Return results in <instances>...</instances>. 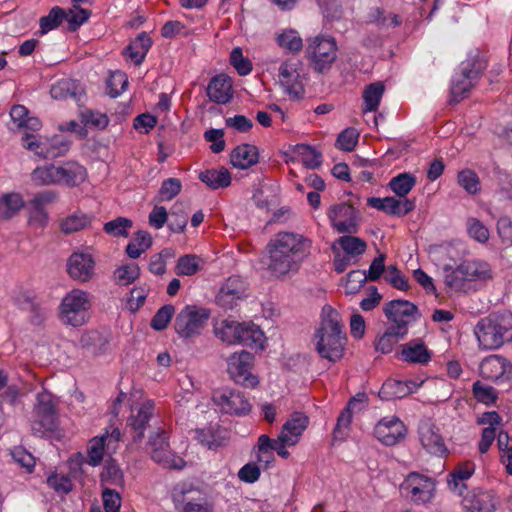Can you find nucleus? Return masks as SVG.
I'll use <instances>...</instances> for the list:
<instances>
[{
    "mask_svg": "<svg viewBox=\"0 0 512 512\" xmlns=\"http://www.w3.org/2000/svg\"><path fill=\"white\" fill-rule=\"evenodd\" d=\"M311 248L312 241L301 234L278 232L267 245L270 258L267 268L277 278L296 272Z\"/></svg>",
    "mask_w": 512,
    "mask_h": 512,
    "instance_id": "f257e3e1",
    "label": "nucleus"
},
{
    "mask_svg": "<svg viewBox=\"0 0 512 512\" xmlns=\"http://www.w3.org/2000/svg\"><path fill=\"white\" fill-rule=\"evenodd\" d=\"M316 338V349L321 357L332 362L342 357L346 337L340 315L331 306L323 308V317Z\"/></svg>",
    "mask_w": 512,
    "mask_h": 512,
    "instance_id": "f03ea898",
    "label": "nucleus"
},
{
    "mask_svg": "<svg viewBox=\"0 0 512 512\" xmlns=\"http://www.w3.org/2000/svg\"><path fill=\"white\" fill-rule=\"evenodd\" d=\"M474 334L479 346L485 350H494L512 341V313L509 311L494 312L481 318Z\"/></svg>",
    "mask_w": 512,
    "mask_h": 512,
    "instance_id": "7ed1b4c3",
    "label": "nucleus"
},
{
    "mask_svg": "<svg viewBox=\"0 0 512 512\" xmlns=\"http://www.w3.org/2000/svg\"><path fill=\"white\" fill-rule=\"evenodd\" d=\"M87 177L84 166L75 161L65 162L61 166L46 165L36 168L32 173V179L41 185H66L75 187L82 184Z\"/></svg>",
    "mask_w": 512,
    "mask_h": 512,
    "instance_id": "20e7f679",
    "label": "nucleus"
},
{
    "mask_svg": "<svg viewBox=\"0 0 512 512\" xmlns=\"http://www.w3.org/2000/svg\"><path fill=\"white\" fill-rule=\"evenodd\" d=\"M486 67V60L478 51L471 53L468 59L461 63L460 73L452 81L449 103L457 104L467 97L481 78Z\"/></svg>",
    "mask_w": 512,
    "mask_h": 512,
    "instance_id": "39448f33",
    "label": "nucleus"
},
{
    "mask_svg": "<svg viewBox=\"0 0 512 512\" xmlns=\"http://www.w3.org/2000/svg\"><path fill=\"white\" fill-rule=\"evenodd\" d=\"M305 57L314 72L318 74L328 72L337 59V43L335 38L318 35L307 40Z\"/></svg>",
    "mask_w": 512,
    "mask_h": 512,
    "instance_id": "423d86ee",
    "label": "nucleus"
},
{
    "mask_svg": "<svg viewBox=\"0 0 512 512\" xmlns=\"http://www.w3.org/2000/svg\"><path fill=\"white\" fill-rule=\"evenodd\" d=\"M58 427V416L53 396L43 391L37 394L36 403L33 409L31 430L34 435L44 437L54 432Z\"/></svg>",
    "mask_w": 512,
    "mask_h": 512,
    "instance_id": "0eeeda50",
    "label": "nucleus"
},
{
    "mask_svg": "<svg viewBox=\"0 0 512 512\" xmlns=\"http://www.w3.org/2000/svg\"><path fill=\"white\" fill-rule=\"evenodd\" d=\"M90 308L88 293L73 289L67 293L60 304V319L66 325L79 327L86 323Z\"/></svg>",
    "mask_w": 512,
    "mask_h": 512,
    "instance_id": "6e6552de",
    "label": "nucleus"
},
{
    "mask_svg": "<svg viewBox=\"0 0 512 512\" xmlns=\"http://www.w3.org/2000/svg\"><path fill=\"white\" fill-rule=\"evenodd\" d=\"M435 481L418 472H411L400 485L401 493L414 504H426L435 496Z\"/></svg>",
    "mask_w": 512,
    "mask_h": 512,
    "instance_id": "1a4fd4ad",
    "label": "nucleus"
},
{
    "mask_svg": "<svg viewBox=\"0 0 512 512\" xmlns=\"http://www.w3.org/2000/svg\"><path fill=\"white\" fill-rule=\"evenodd\" d=\"M209 316V312L204 308L186 306L175 318V331L183 338L199 335L205 327Z\"/></svg>",
    "mask_w": 512,
    "mask_h": 512,
    "instance_id": "9d476101",
    "label": "nucleus"
},
{
    "mask_svg": "<svg viewBox=\"0 0 512 512\" xmlns=\"http://www.w3.org/2000/svg\"><path fill=\"white\" fill-rule=\"evenodd\" d=\"M254 356L247 351L234 353L228 359L227 372L231 379L244 387L254 388L258 379L251 373Z\"/></svg>",
    "mask_w": 512,
    "mask_h": 512,
    "instance_id": "9b49d317",
    "label": "nucleus"
},
{
    "mask_svg": "<svg viewBox=\"0 0 512 512\" xmlns=\"http://www.w3.org/2000/svg\"><path fill=\"white\" fill-rule=\"evenodd\" d=\"M212 399L223 412L228 414L245 415L251 410V404L239 390H217L214 391Z\"/></svg>",
    "mask_w": 512,
    "mask_h": 512,
    "instance_id": "f8f14e48",
    "label": "nucleus"
},
{
    "mask_svg": "<svg viewBox=\"0 0 512 512\" xmlns=\"http://www.w3.org/2000/svg\"><path fill=\"white\" fill-rule=\"evenodd\" d=\"M328 218L339 233L354 234L358 231L357 211L348 203L331 206L328 211Z\"/></svg>",
    "mask_w": 512,
    "mask_h": 512,
    "instance_id": "ddd939ff",
    "label": "nucleus"
},
{
    "mask_svg": "<svg viewBox=\"0 0 512 512\" xmlns=\"http://www.w3.org/2000/svg\"><path fill=\"white\" fill-rule=\"evenodd\" d=\"M482 378L493 382H506L512 379V364L501 355L485 357L479 366Z\"/></svg>",
    "mask_w": 512,
    "mask_h": 512,
    "instance_id": "4468645a",
    "label": "nucleus"
},
{
    "mask_svg": "<svg viewBox=\"0 0 512 512\" xmlns=\"http://www.w3.org/2000/svg\"><path fill=\"white\" fill-rule=\"evenodd\" d=\"M246 290V282L240 276H231L222 285L216 296V303L226 310H232L239 301L246 298Z\"/></svg>",
    "mask_w": 512,
    "mask_h": 512,
    "instance_id": "2eb2a0df",
    "label": "nucleus"
},
{
    "mask_svg": "<svg viewBox=\"0 0 512 512\" xmlns=\"http://www.w3.org/2000/svg\"><path fill=\"white\" fill-rule=\"evenodd\" d=\"M375 437L386 446H393L405 438L406 427L397 417L381 419L374 428Z\"/></svg>",
    "mask_w": 512,
    "mask_h": 512,
    "instance_id": "dca6fc26",
    "label": "nucleus"
},
{
    "mask_svg": "<svg viewBox=\"0 0 512 512\" xmlns=\"http://www.w3.org/2000/svg\"><path fill=\"white\" fill-rule=\"evenodd\" d=\"M461 503L465 512H494L497 505L493 492L481 488L468 491Z\"/></svg>",
    "mask_w": 512,
    "mask_h": 512,
    "instance_id": "f3484780",
    "label": "nucleus"
},
{
    "mask_svg": "<svg viewBox=\"0 0 512 512\" xmlns=\"http://www.w3.org/2000/svg\"><path fill=\"white\" fill-rule=\"evenodd\" d=\"M95 261L90 254L73 253L67 261V272L71 278L88 282L94 275Z\"/></svg>",
    "mask_w": 512,
    "mask_h": 512,
    "instance_id": "a211bd4d",
    "label": "nucleus"
},
{
    "mask_svg": "<svg viewBox=\"0 0 512 512\" xmlns=\"http://www.w3.org/2000/svg\"><path fill=\"white\" fill-rule=\"evenodd\" d=\"M419 438L424 449L430 454L440 457L448 454L444 439L433 424L423 423L419 427Z\"/></svg>",
    "mask_w": 512,
    "mask_h": 512,
    "instance_id": "6ab92c4d",
    "label": "nucleus"
},
{
    "mask_svg": "<svg viewBox=\"0 0 512 512\" xmlns=\"http://www.w3.org/2000/svg\"><path fill=\"white\" fill-rule=\"evenodd\" d=\"M383 311L387 319L394 323L393 325L403 324L407 328L409 320L405 318H412L418 308L407 300L396 299L386 303Z\"/></svg>",
    "mask_w": 512,
    "mask_h": 512,
    "instance_id": "aec40b11",
    "label": "nucleus"
},
{
    "mask_svg": "<svg viewBox=\"0 0 512 512\" xmlns=\"http://www.w3.org/2000/svg\"><path fill=\"white\" fill-rule=\"evenodd\" d=\"M302 63L298 59H288L279 68V79L289 94L298 95L302 87L300 85V68Z\"/></svg>",
    "mask_w": 512,
    "mask_h": 512,
    "instance_id": "412c9836",
    "label": "nucleus"
},
{
    "mask_svg": "<svg viewBox=\"0 0 512 512\" xmlns=\"http://www.w3.org/2000/svg\"><path fill=\"white\" fill-rule=\"evenodd\" d=\"M207 95L217 104H226L232 98V80L225 74L214 76L208 86Z\"/></svg>",
    "mask_w": 512,
    "mask_h": 512,
    "instance_id": "4be33fe9",
    "label": "nucleus"
},
{
    "mask_svg": "<svg viewBox=\"0 0 512 512\" xmlns=\"http://www.w3.org/2000/svg\"><path fill=\"white\" fill-rule=\"evenodd\" d=\"M309 423L308 417L302 412H294L289 420L283 425V429L279 435V441L282 444L294 445L296 440L292 437H298L307 428Z\"/></svg>",
    "mask_w": 512,
    "mask_h": 512,
    "instance_id": "5701e85b",
    "label": "nucleus"
},
{
    "mask_svg": "<svg viewBox=\"0 0 512 512\" xmlns=\"http://www.w3.org/2000/svg\"><path fill=\"white\" fill-rule=\"evenodd\" d=\"M23 147L27 150L34 151L37 155L44 158H55L63 155L68 151L69 146L66 143L61 142L59 147L51 145L46 147L45 144L39 142L33 134L26 133L22 138Z\"/></svg>",
    "mask_w": 512,
    "mask_h": 512,
    "instance_id": "b1692460",
    "label": "nucleus"
},
{
    "mask_svg": "<svg viewBox=\"0 0 512 512\" xmlns=\"http://www.w3.org/2000/svg\"><path fill=\"white\" fill-rule=\"evenodd\" d=\"M258 149L251 144H241L234 148L230 154V162L238 169H248L258 162Z\"/></svg>",
    "mask_w": 512,
    "mask_h": 512,
    "instance_id": "393cba45",
    "label": "nucleus"
},
{
    "mask_svg": "<svg viewBox=\"0 0 512 512\" xmlns=\"http://www.w3.org/2000/svg\"><path fill=\"white\" fill-rule=\"evenodd\" d=\"M152 410L153 406L150 403L144 404L138 408L136 414H134L132 410L128 425L134 432L132 436L134 442L141 441L144 438V431L153 414Z\"/></svg>",
    "mask_w": 512,
    "mask_h": 512,
    "instance_id": "a878e982",
    "label": "nucleus"
},
{
    "mask_svg": "<svg viewBox=\"0 0 512 512\" xmlns=\"http://www.w3.org/2000/svg\"><path fill=\"white\" fill-rule=\"evenodd\" d=\"M50 94L52 98L56 100H66L71 98L78 102L81 99L82 90L76 81L69 78H63L51 86Z\"/></svg>",
    "mask_w": 512,
    "mask_h": 512,
    "instance_id": "bb28decb",
    "label": "nucleus"
},
{
    "mask_svg": "<svg viewBox=\"0 0 512 512\" xmlns=\"http://www.w3.org/2000/svg\"><path fill=\"white\" fill-rule=\"evenodd\" d=\"M29 111L23 105H14L10 110V117L20 130L35 132L41 128V122L36 117H29Z\"/></svg>",
    "mask_w": 512,
    "mask_h": 512,
    "instance_id": "cd10ccee",
    "label": "nucleus"
},
{
    "mask_svg": "<svg viewBox=\"0 0 512 512\" xmlns=\"http://www.w3.org/2000/svg\"><path fill=\"white\" fill-rule=\"evenodd\" d=\"M152 45V40L146 32L140 33L124 50V54L140 65Z\"/></svg>",
    "mask_w": 512,
    "mask_h": 512,
    "instance_id": "c85d7f7f",
    "label": "nucleus"
},
{
    "mask_svg": "<svg viewBox=\"0 0 512 512\" xmlns=\"http://www.w3.org/2000/svg\"><path fill=\"white\" fill-rule=\"evenodd\" d=\"M265 336L259 326L252 322L242 323V331L238 344H242L251 349H263Z\"/></svg>",
    "mask_w": 512,
    "mask_h": 512,
    "instance_id": "c756f323",
    "label": "nucleus"
},
{
    "mask_svg": "<svg viewBox=\"0 0 512 512\" xmlns=\"http://www.w3.org/2000/svg\"><path fill=\"white\" fill-rule=\"evenodd\" d=\"M407 334V328L404 325H391L385 333L378 339L375 348L384 354L390 353L394 345Z\"/></svg>",
    "mask_w": 512,
    "mask_h": 512,
    "instance_id": "7c9ffc66",
    "label": "nucleus"
},
{
    "mask_svg": "<svg viewBox=\"0 0 512 512\" xmlns=\"http://www.w3.org/2000/svg\"><path fill=\"white\" fill-rule=\"evenodd\" d=\"M199 179L211 189L226 188L231 184V174L225 167L205 170L199 174Z\"/></svg>",
    "mask_w": 512,
    "mask_h": 512,
    "instance_id": "2f4dec72",
    "label": "nucleus"
},
{
    "mask_svg": "<svg viewBox=\"0 0 512 512\" xmlns=\"http://www.w3.org/2000/svg\"><path fill=\"white\" fill-rule=\"evenodd\" d=\"M24 207V200L19 193H5L0 196V220H9Z\"/></svg>",
    "mask_w": 512,
    "mask_h": 512,
    "instance_id": "473e14b6",
    "label": "nucleus"
},
{
    "mask_svg": "<svg viewBox=\"0 0 512 512\" xmlns=\"http://www.w3.org/2000/svg\"><path fill=\"white\" fill-rule=\"evenodd\" d=\"M199 442L209 449H217L226 445L228 441L227 431L221 430L219 427H209L196 431Z\"/></svg>",
    "mask_w": 512,
    "mask_h": 512,
    "instance_id": "72a5a7b5",
    "label": "nucleus"
},
{
    "mask_svg": "<svg viewBox=\"0 0 512 512\" xmlns=\"http://www.w3.org/2000/svg\"><path fill=\"white\" fill-rule=\"evenodd\" d=\"M384 92L385 85L380 81L367 85L362 94L364 101L363 113L375 112L380 105Z\"/></svg>",
    "mask_w": 512,
    "mask_h": 512,
    "instance_id": "f704fd0d",
    "label": "nucleus"
},
{
    "mask_svg": "<svg viewBox=\"0 0 512 512\" xmlns=\"http://www.w3.org/2000/svg\"><path fill=\"white\" fill-rule=\"evenodd\" d=\"M410 394V388L403 381L387 379L383 383L378 396L384 401H392L395 399L404 398Z\"/></svg>",
    "mask_w": 512,
    "mask_h": 512,
    "instance_id": "c9c22d12",
    "label": "nucleus"
},
{
    "mask_svg": "<svg viewBox=\"0 0 512 512\" xmlns=\"http://www.w3.org/2000/svg\"><path fill=\"white\" fill-rule=\"evenodd\" d=\"M460 265L468 281H484L492 277L491 267L485 261H463Z\"/></svg>",
    "mask_w": 512,
    "mask_h": 512,
    "instance_id": "e433bc0d",
    "label": "nucleus"
},
{
    "mask_svg": "<svg viewBox=\"0 0 512 512\" xmlns=\"http://www.w3.org/2000/svg\"><path fill=\"white\" fill-rule=\"evenodd\" d=\"M402 358L409 363L426 364L431 359V353L423 342H409L403 345Z\"/></svg>",
    "mask_w": 512,
    "mask_h": 512,
    "instance_id": "4c0bfd02",
    "label": "nucleus"
},
{
    "mask_svg": "<svg viewBox=\"0 0 512 512\" xmlns=\"http://www.w3.org/2000/svg\"><path fill=\"white\" fill-rule=\"evenodd\" d=\"M496 227L502 244L507 246L502 250V258L512 262V219L506 215L501 216Z\"/></svg>",
    "mask_w": 512,
    "mask_h": 512,
    "instance_id": "58836bf2",
    "label": "nucleus"
},
{
    "mask_svg": "<svg viewBox=\"0 0 512 512\" xmlns=\"http://www.w3.org/2000/svg\"><path fill=\"white\" fill-rule=\"evenodd\" d=\"M204 260L195 254H186L179 257L175 267L178 276H192L203 268Z\"/></svg>",
    "mask_w": 512,
    "mask_h": 512,
    "instance_id": "ea45409f",
    "label": "nucleus"
},
{
    "mask_svg": "<svg viewBox=\"0 0 512 512\" xmlns=\"http://www.w3.org/2000/svg\"><path fill=\"white\" fill-rule=\"evenodd\" d=\"M242 323L233 320H223L221 325L215 328V333L219 339L228 344H238Z\"/></svg>",
    "mask_w": 512,
    "mask_h": 512,
    "instance_id": "a19ab883",
    "label": "nucleus"
},
{
    "mask_svg": "<svg viewBox=\"0 0 512 512\" xmlns=\"http://www.w3.org/2000/svg\"><path fill=\"white\" fill-rule=\"evenodd\" d=\"M100 478L103 485L120 487L124 485L123 471L114 459H110L106 462Z\"/></svg>",
    "mask_w": 512,
    "mask_h": 512,
    "instance_id": "79ce46f5",
    "label": "nucleus"
},
{
    "mask_svg": "<svg viewBox=\"0 0 512 512\" xmlns=\"http://www.w3.org/2000/svg\"><path fill=\"white\" fill-rule=\"evenodd\" d=\"M151 245L152 237L150 233L140 230L135 234L133 240L127 245L126 253L130 258L136 259L148 250Z\"/></svg>",
    "mask_w": 512,
    "mask_h": 512,
    "instance_id": "37998d69",
    "label": "nucleus"
},
{
    "mask_svg": "<svg viewBox=\"0 0 512 512\" xmlns=\"http://www.w3.org/2000/svg\"><path fill=\"white\" fill-rule=\"evenodd\" d=\"M415 184L416 177L411 173L404 172L393 177L388 186L398 197H405Z\"/></svg>",
    "mask_w": 512,
    "mask_h": 512,
    "instance_id": "c03bdc74",
    "label": "nucleus"
},
{
    "mask_svg": "<svg viewBox=\"0 0 512 512\" xmlns=\"http://www.w3.org/2000/svg\"><path fill=\"white\" fill-rule=\"evenodd\" d=\"M336 243L339 244L346 255L351 257L360 256L367 249L366 242L359 237L352 236V234L341 236Z\"/></svg>",
    "mask_w": 512,
    "mask_h": 512,
    "instance_id": "a18cd8bd",
    "label": "nucleus"
},
{
    "mask_svg": "<svg viewBox=\"0 0 512 512\" xmlns=\"http://www.w3.org/2000/svg\"><path fill=\"white\" fill-rule=\"evenodd\" d=\"M273 443V439L269 438V436L265 434L258 438V452L256 459L258 463L264 466V468H267L271 463L275 461V447L272 446Z\"/></svg>",
    "mask_w": 512,
    "mask_h": 512,
    "instance_id": "49530a36",
    "label": "nucleus"
},
{
    "mask_svg": "<svg viewBox=\"0 0 512 512\" xmlns=\"http://www.w3.org/2000/svg\"><path fill=\"white\" fill-rule=\"evenodd\" d=\"M139 276L140 267L136 263L120 266L114 271V280L121 286L133 283Z\"/></svg>",
    "mask_w": 512,
    "mask_h": 512,
    "instance_id": "de8ad7c7",
    "label": "nucleus"
},
{
    "mask_svg": "<svg viewBox=\"0 0 512 512\" xmlns=\"http://www.w3.org/2000/svg\"><path fill=\"white\" fill-rule=\"evenodd\" d=\"M66 16L67 13L64 9L60 7H53L47 16H44L40 19L39 33L44 35L50 30L57 28Z\"/></svg>",
    "mask_w": 512,
    "mask_h": 512,
    "instance_id": "09e8293b",
    "label": "nucleus"
},
{
    "mask_svg": "<svg viewBox=\"0 0 512 512\" xmlns=\"http://www.w3.org/2000/svg\"><path fill=\"white\" fill-rule=\"evenodd\" d=\"M474 398L483 404L492 405L498 398V392L492 386L486 385L481 381H476L472 386Z\"/></svg>",
    "mask_w": 512,
    "mask_h": 512,
    "instance_id": "8fccbe9b",
    "label": "nucleus"
},
{
    "mask_svg": "<svg viewBox=\"0 0 512 512\" xmlns=\"http://www.w3.org/2000/svg\"><path fill=\"white\" fill-rule=\"evenodd\" d=\"M151 458L165 468L181 469L184 465L183 459L174 457L168 448L151 451Z\"/></svg>",
    "mask_w": 512,
    "mask_h": 512,
    "instance_id": "3c124183",
    "label": "nucleus"
},
{
    "mask_svg": "<svg viewBox=\"0 0 512 512\" xmlns=\"http://www.w3.org/2000/svg\"><path fill=\"white\" fill-rule=\"evenodd\" d=\"M188 215L182 210L181 205L175 204L168 215V227L173 233H181L185 230Z\"/></svg>",
    "mask_w": 512,
    "mask_h": 512,
    "instance_id": "603ef678",
    "label": "nucleus"
},
{
    "mask_svg": "<svg viewBox=\"0 0 512 512\" xmlns=\"http://www.w3.org/2000/svg\"><path fill=\"white\" fill-rule=\"evenodd\" d=\"M133 225V222L125 217H117L104 224L103 230L108 235L113 237H127L128 229Z\"/></svg>",
    "mask_w": 512,
    "mask_h": 512,
    "instance_id": "864d4df0",
    "label": "nucleus"
},
{
    "mask_svg": "<svg viewBox=\"0 0 512 512\" xmlns=\"http://www.w3.org/2000/svg\"><path fill=\"white\" fill-rule=\"evenodd\" d=\"M468 235L475 241L484 244L489 240L488 228L477 218L469 217L466 222Z\"/></svg>",
    "mask_w": 512,
    "mask_h": 512,
    "instance_id": "5fc2aeb1",
    "label": "nucleus"
},
{
    "mask_svg": "<svg viewBox=\"0 0 512 512\" xmlns=\"http://www.w3.org/2000/svg\"><path fill=\"white\" fill-rule=\"evenodd\" d=\"M277 43L280 47L286 49L288 52L297 53L303 47L301 37L296 31L288 30L283 32L277 37Z\"/></svg>",
    "mask_w": 512,
    "mask_h": 512,
    "instance_id": "6e6d98bb",
    "label": "nucleus"
},
{
    "mask_svg": "<svg viewBox=\"0 0 512 512\" xmlns=\"http://www.w3.org/2000/svg\"><path fill=\"white\" fill-rule=\"evenodd\" d=\"M108 436L94 437L90 440L87 452H88V464L97 466L103 459L105 441Z\"/></svg>",
    "mask_w": 512,
    "mask_h": 512,
    "instance_id": "4d7b16f0",
    "label": "nucleus"
},
{
    "mask_svg": "<svg viewBox=\"0 0 512 512\" xmlns=\"http://www.w3.org/2000/svg\"><path fill=\"white\" fill-rule=\"evenodd\" d=\"M127 85V75L122 71H115L111 73L107 80V88L109 90V95L112 98L119 96L123 91H125Z\"/></svg>",
    "mask_w": 512,
    "mask_h": 512,
    "instance_id": "13d9d810",
    "label": "nucleus"
},
{
    "mask_svg": "<svg viewBox=\"0 0 512 512\" xmlns=\"http://www.w3.org/2000/svg\"><path fill=\"white\" fill-rule=\"evenodd\" d=\"M354 410L345 407L337 418L336 426L333 430L334 440H343L346 436V430L349 429L352 422V415Z\"/></svg>",
    "mask_w": 512,
    "mask_h": 512,
    "instance_id": "bf43d9fd",
    "label": "nucleus"
},
{
    "mask_svg": "<svg viewBox=\"0 0 512 512\" xmlns=\"http://www.w3.org/2000/svg\"><path fill=\"white\" fill-rule=\"evenodd\" d=\"M384 279L398 290L407 291L410 288L408 279L395 265L387 267Z\"/></svg>",
    "mask_w": 512,
    "mask_h": 512,
    "instance_id": "052dcab7",
    "label": "nucleus"
},
{
    "mask_svg": "<svg viewBox=\"0 0 512 512\" xmlns=\"http://www.w3.org/2000/svg\"><path fill=\"white\" fill-rule=\"evenodd\" d=\"M368 278L366 277L365 270H353L347 274V281L345 284L346 294H356L360 291Z\"/></svg>",
    "mask_w": 512,
    "mask_h": 512,
    "instance_id": "680f3d73",
    "label": "nucleus"
},
{
    "mask_svg": "<svg viewBox=\"0 0 512 512\" xmlns=\"http://www.w3.org/2000/svg\"><path fill=\"white\" fill-rule=\"evenodd\" d=\"M230 63L241 76L248 75L252 71L251 61L243 56L242 49L239 47L231 51Z\"/></svg>",
    "mask_w": 512,
    "mask_h": 512,
    "instance_id": "e2e57ef3",
    "label": "nucleus"
},
{
    "mask_svg": "<svg viewBox=\"0 0 512 512\" xmlns=\"http://www.w3.org/2000/svg\"><path fill=\"white\" fill-rule=\"evenodd\" d=\"M298 152L302 156L303 164L309 169H316L321 166L322 154L309 145H300Z\"/></svg>",
    "mask_w": 512,
    "mask_h": 512,
    "instance_id": "0e129e2a",
    "label": "nucleus"
},
{
    "mask_svg": "<svg viewBox=\"0 0 512 512\" xmlns=\"http://www.w3.org/2000/svg\"><path fill=\"white\" fill-rule=\"evenodd\" d=\"M81 122L88 127L104 129L107 127L109 119L106 114L87 109L81 112Z\"/></svg>",
    "mask_w": 512,
    "mask_h": 512,
    "instance_id": "69168bd1",
    "label": "nucleus"
},
{
    "mask_svg": "<svg viewBox=\"0 0 512 512\" xmlns=\"http://www.w3.org/2000/svg\"><path fill=\"white\" fill-rule=\"evenodd\" d=\"M90 222V219L87 215L84 214H74L66 219H64L61 223V230L65 234H70L73 232H77L83 228H85Z\"/></svg>",
    "mask_w": 512,
    "mask_h": 512,
    "instance_id": "338daca9",
    "label": "nucleus"
},
{
    "mask_svg": "<svg viewBox=\"0 0 512 512\" xmlns=\"http://www.w3.org/2000/svg\"><path fill=\"white\" fill-rule=\"evenodd\" d=\"M174 313L175 308L173 305H164L156 312V314L152 318L150 324L151 327L157 331L165 329L169 324Z\"/></svg>",
    "mask_w": 512,
    "mask_h": 512,
    "instance_id": "774afa93",
    "label": "nucleus"
}]
</instances>
